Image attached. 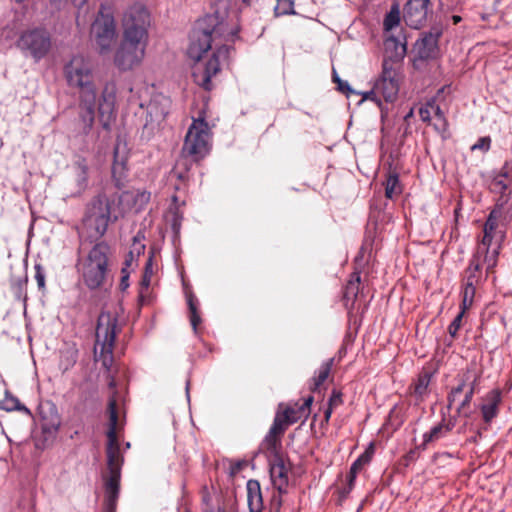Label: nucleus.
Instances as JSON below:
<instances>
[{
  "mask_svg": "<svg viewBox=\"0 0 512 512\" xmlns=\"http://www.w3.org/2000/svg\"><path fill=\"white\" fill-rule=\"evenodd\" d=\"M64 76L68 86L79 90V118L84 134H88L94 125L97 104L100 122L104 129H108L115 113L116 84L106 82L98 98L92 65L81 55L73 56L65 64Z\"/></svg>",
  "mask_w": 512,
  "mask_h": 512,
  "instance_id": "nucleus-1",
  "label": "nucleus"
},
{
  "mask_svg": "<svg viewBox=\"0 0 512 512\" xmlns=\"http://www.w3.org/2000/svg\"><path fill=\"white\" fill-rule=\"evenodd\" d=\"M236 33V30L228 28V24L220 18L218 13L209 14L197 22L190 35L187 54L195 62L192 73L194 81L203 89L207 91L212 89L211 79L228 61L231 47L228 45L217 47L207 61H204V55L212 48V43L217 38L233 40Z\"/></svg>",
  "mask_w": 512,
  "mask_h": 512,
  "instance_id": "nucleus-2",
  "label": "nucleus"
},
{
  "mask_svg": "<svg viewBox=\"0 0 512 512\" xmlns=\"http://www.w3.org/2000/svg\"><path fill=\"white\" fill-rule=\"evenodd\" d=\"M127 192H111L108 189L99 191L85 205L82 217L83 230L90 243L100 241L106 234L109 224L118 221L124 214V198Z\"/></svg>",
  "mask_w": 512,
  "mask_h": 512,
  "instance_id": "nucleus-3",
  "label": "nucleus"
},
{
  "mask_svg": "<svg viewBox=\"0 0 512 512\" xmlns=\"http://www.w3.org/2000/svg\"><path fill=\"white\" fill-rule=\"evenodd\" d=\"M209 151L210 129L208 123L203 118L195 119L186 133L180 157L171 171V177L185 182L192 165L203 160Z\"/></svg>",
  "mask_w": 512,
  "mask_h": 512,
  "instance_id": "nucleus-4",
  "label": "nucleus"
},
{
  "mask_svg": "<svg viewBox=\"0 0 512 512\" xmlns=\"http://www.w3.org/2000/svg\"><path fill=\"white\" fill-rule=\"evenodd\" d=\"M93 243L94 245L87 256L80 262L83 282L90 290L98 289L104 285L111 253V247L106 241H94Z\"/></svg>",
  "mask_w": 512,
  "mask_h": 512,
  "instance_id": "nucleus-5",
  "label": "nucleus"
},
{
  "mask_svg": "<svg viewBox=\"0 0 512 512\" xmlns=\"http://www.w3.org/2000/svg\"><path fill=\"white\" fill-rule=\"evenodd\" d=\"M400 73L398 65L392 60L385 59L382 63V73L379 79L375 82L371 91L364 94L363 99L374 101L381 107L379 95H381L386 102H393L396 100L399 92Z\"/></svg>",
  "mask_w": 512,
  "mask_h": 512,
  "instance_id": "nucleus-6",
  "label": "nucleus"
},
{
  "mask_svg": "<svg viewBox=\"0 0 512 512\" xmlns=\"http://www.w3.org/2000/svg\"><path fill=\"white\" fill-rule=\"evenodd\" d=\"M16 47L25 56H30L35 62L42 60L52 47L49 31L44 27H34L22 31L16 41Z\"/></svg>",
  "mask_w": 512,
  "mask_h": 512,
  "instance_id": "nucleus-7",
  "label": "nucleus"
},
{
  "mask_svg": "<svg viewBox=\"0 0 512 512\" xmlns=\"http://www.w3.org/2000/svg\"><path fill=\"white\" fill-rule=\"evenodd\" d=\"M123 35L142 41L148 40V27L150 26V13L142 3L129 6L122 19Z\"/></svg>",
  "mask_w": 512,
  "mask_h": 512,
  "instance_id": "nucleus-8",
  "label": "nucleus"
},
{
  "mask_svg": "<svg viewBox=\"0 0 512 512\" xmlns=\"http://www.w3.org/2000/svg\"><path fill=\"white\" fill-rule=\"evenodd\" d=\"M91 34L101 54L111 50L116 37V24L111 11L104 5H101L98 15L92 24Z\"/></svg>",
  "mask_w": 512,
  "mask_h": 512,
  "instance_id": "nucleus-9",
  "label": "nucleus"
},
{
  "mask_svg": "<svg viewBox=\"0 0 512 512\" xmlns=\"http://www.w3.org/2000/svg\"><path fill=\"white\" fill-rule=\"evenodd\" d=\"M117 333V318L110 312H102L97 321L96 347L101 346L103 366L109 367Z\"/></svg>",
  "mask_w": 512,
  "mask_h": 512,
  "instance_id": "nucleus-10",
  "label": "nucleus"
},
{
  "mask_svg": "<svg viewBox=\"0 0 512 512\" xmlns=\"http://www.w3.org/2000/svg\"><path fill=\"white\" fill-rule=\"evenodd\" d=\"M147 41L123 35V40L116 51L114 62L122 71L132 69L141 63L145 55Z\"/></svg>",
  "mask_w": 512,
  "mask_h": 512,
  "instance_id": "nucleus-11",
  "label": "nucleus"
},
{
  "mask_svg": "<svg viewBox=\"0 0 512 512\" xmlns=\"http://www.w3.org/2000/svg\"><path fill=\"white\" fill-rule=\"evenodd\" d=\"M431 12L430 0H408L403 7V19L409 27L419 29L425 25Z\"/></svg>",
  "mask_w": 512,
  "mask_h": 512,
  "instance_id": "nucleus-12",
  "label": "nucleus"
},
{
  "mask_svg": "<svg viewBox=\"0 0 512 512\" xmlns=\"http://www.w3.org/2000/svg\"><path fill=\"white\" fill-rule=\"evenodd\" d=\"M442 36V28L434 26L431 30L417 41L418 56L422 60L436 59L439 55L438 42Z\"/></svg>",
  "mask_w": 512,
  "mask_h": 512,
  "instance_id": "nucleus-13",
  "label": "nucleus"
},
{
  "mask_svg": "<svg viewBox=\"0 0 512 512\" xmlns=\"http://www.w3.org/2000/svg\"><path fill=\"white\" fill-rule=\"evenodd\" d=\"M271 453L273 458L270 460V476L273 486L280 492H287L289 470L283 456L278 451Z\"/></svg>",
  "mask_w": 512,
  "mask_h": 512,
  "instance_id": "nucleus-14",
  "label": "nucleus"
},
{
  "mask_svg": "<svg viewBox=\"0 0 512 512\" xmlns=\"http://www.w3.org/2000/svg\"><path fill=\"white\" fill-rule=\"evenodd\" d=\"M107 411L109 414V423L107 431V447L106 450H119L120 445L117 437V423H118V412L117 403L115 399H110L108 402Z\"/></svg>",
  "mask_w": 512,
  "mask_h": 512,
  "instance_id": "nucleus-15",
  "label": "nucleus"
},
{
  "mask_svg": "<svg viewBox=\"0 0 512 512\" xmlns=\"http://www.w3.org/2000/svg\"><path fill=\"white\" fill-rule=\"evenodd\" d=\"M288 426L289 425L282 419L280 411H277L273 420V424L264 439V444L270 452L277 451V446L280 442V436L284 434Z\"/></svg>",
  "mask_w": 512,
  "mask_h": 512,
  "instance_id": "nucleus-16",
  "label": "nucleus"
},
{
  "mask_svg": "<svg viewBox=\"0 0 512 512\" xmlns=\"http://www.w3.org/2000/svg\"><path fill=\"white\" fill-rule=\"evenodd\" d=\"M501 403V392L498 389L490 391L481 405V413L485 423L489 424L498 415L499 404Z\"/></svg>",
  "mask_w": 512,
  "mask_h": 512,
  "instance_id": "nucleus-17",
  "label": "nucleus"
},
{
  "mask_svg": "<svg viewBox=\"0 0 512 512\" xmlns=\"http://www.w3.org/2000/svg\"><path fill=\"white\" fill-rule=\"evenodd\" d=\"M247 502L250 512H262L264 508L263 496L259 481L250 479L246 484Z\"/></svg>",
  "mask_w": 512,
  "mask_h": 512,
  "instance_id": "nucleus-18",
  "label": "nucleus"
},
{
  "mask_svg": "<svg viewBox=\"0 0 512 512\" xmlns=\"http://www.w3.org/2000/svg\"><path fill=\"white\" fill-rule=\"evenodd\" d=\"M105 510L115 512L120 492V477H107L104 483Z\"/></svg>",
  "mask_w": 512,
  "mask_h": 512,
  "instance_id": "nucleus-19",
  "label": "nucleus"
},
{
  "mask_svg": "<svg viewBox=\"0 0 512 512\" xmlns=\"http://www.w3.org/2000/svg\"><path fill=\"white\" fill-rule=\"evenodd\" d=\"M120 146L117 144L114 148V160L112 164V178L115 183V187L121 189L124 186V179L126 177V156H120Z\"/></svg>",
  "mask_w": 512,
  "mask_h": 512,
  "instance_id": "nucleus-20",
  "label": "nucleus"
},
{
  "mask_svg": "<svg viewBox=\"0 0 512 512\" xmlns=\"http://www.w3.org/2000/svg\"><path fill=\"white\" fill-rule=\"evenodd\" d=\"M107 455V466L109 470L108 477H120L121 478V468L123 464V456L119 450H106Z\"/></svg>",
  "mask_w": 512,
  "mask_h": 512,
  "instance_id": "nucleus-21",
  "label": "nucleus"
},
{
  "mask_svg": "<svg viewBox=\"0 0 512 512\" xmlns=\"http://www.w3.org/2000/svg\"><path fill=\"white\" fill-rule=\"evenodd\" d=\"M361 278L358 272H354L351 274V277L345 287L344 290V298L349 301L354 302L362 293L363 288L361 289Z\"/></svg>",
  "mask_w": 512,
  "mask_h": 512,
  "instance_id": "nucleus-22",
  "label": "nucleus"
},
{
  "mask_svg": "<svg viewBox=\"0 0 512 512\" xmlns=\"http://www.w3.org/2000/svg\"><path fill=\"white\" fill-rule=\"evenodd\" d=\"M77 194L80 195L88 186V165L85 159H79L75 163Z\"/></svg>",
  "mask_w": 512,
  "mask_h": 512,
  "instance_id": "nucleus-23",
  "label": "nucleus"
},
{
  "mask_svg": "<svg viewBox=\"0 0 512 512\" xmlns=\"http://www.w3.org/2000/svg\"><path fill=\"white\" fill-rule=\"evenodd\" d=\"M169 99L161 97L160 107H158L157 99L151 100L148 105V113L158 120H163L168 114Z\"/></svg>",
  "mask_w": 512,
  "mask_h": 512,
  "instance_id": "nucleus-24",
  "label": "nucleus"
},
{
  "mask_svg": "<svg viewBox=\"0 0 512 512\" xmlns=\"http://www.w3.org/2000/svg\"><path fill=\"white\" fill-rule=\"evenodd\" d=\"M480 271H481L480 256L474 255L473 258L470 260L468 268L465 271L464 284H468L469 282H471V285L475 286V283L478 281Z\"/></svg>",
  "mask_w": 512,
  "mask_h": 512,
  "instance_id": "nucleus-25",
  "label": "nucleus"
},
{
  "mask_svg": "<svg viewBox=\"0 0 512 512\" xmlns=\"http://www.w3.org/2000/svg\"><path fill=\"white\" fill-rule=\"evenodd\" d=\"M333 362L334 359L330 358L321 365L315 377L313 378V387L311 388L312 391L318 390L319 387L326 381L331 372Z\"/></svg>",
  "mask_w": 512,
  "mask_h": 512,
  "instance_id": "nucleus-26",
  "label": "nucleus"
},
{
  "mask_svg": "<svg viewBox=\"0 0 512 512\" xmlns=\"http://www.w3.org/2000/svg\"><path fill=\"white\" fill-rule=\"evenodd\" d=\"M1 408L6 411H21L26 415L30 416V410L23 404L20 403L19 399L6 393L5 398L1 402Z\"/></svg>",
  "mask_w": 512,
  "mask_h": 512,
  "instance_id": "nucleus-27",
  "label": "nucleus"
},
{
  "mask_svg": "<svg viewBox=\"0 0 512 512\" xmlns=\"http://www.w3.org/2000/svg\"><path fill=\"white\" fill-rule=\"evenodd\" d=\"M446 436L445 430L443 429L441 423L433 426L428 432L423 434V442L420 445V448L426 449V447L439 439H442Z\"/></svg>",
  "mask_w": 512,
  "mask_h": 512,
  "instance_id": "nucleus-28",
  "label": "nucleus"
},
{
  "mask_svg": "<svg viewBox=\"0 0 512 512\" xmlns=\"http://www.w3.org/2000/svg\"><path fill=\"white\" fill-rule=\"evenodd\" d=\"M401 191L398 174L390 173L386 179L385 196L388 199H393L394 196L399 195Z\"/></svg>",
  "mask_w": 512,
  "mask_h": 512,
  "instance_id": "nucleus-29",
  "label": "nucleus"
},
{
  "mask_svg": "<svg viewBox=\"0 0 512 512\" xmlns=\"http://www.w3.org/2000/svg\"><path fill=\"white\" fill-rule=\"evenodd\" d=\"M187 304L190 312V322L194 332H197V326L201 323V317L198 313V300L193 294L187 295Z\"/></svg>",
  "mask_w": 512,
  "mask_h": 512,
  "instance_id": "nucleus-30",
  "label": "nucleus"
},
{
  "mask_svg": "<svg viewBox=\"0 0 512 512\" xmlns=\"http://www.w3.org/2000/svg\"><path fill=\"white\" fill-rule=\"evenodd\" d=\"M280 415L288 425L296 423L302 417H306L298 405L287 406L284 411L280 412Z\"/></svg>",
  "mask_w": 512,
  "mask_h": 512,
  "instance_id": "nucleus-31",
  "label": "nucleus"
},
{
  "mask_svg": "<svg viewBox=\"0 0 512 512\" xmlns=\"http://www.w3.org/2000/svg\"><path fill=\"white\" fill-rule=\"evenodd\" d=\"M78 351L70 348L62 352L60 359V368L65 372L71 369L77 362Z\"/></svg>",
  "mask_w": 512,
  "mask_h": 512,
  "instance_id": "nucleus-32",
  "label": "nucleus"
},
{
  "mask_svg": "<svg viewBox=\"0 0 512 512\" xmlns=\"http://www.w3.org/2000/svg\"><path fill=\"white\" fill-rule=\"evenodd\" d=\"M475 295V286L471 285V282L468 284H464V289L462 293V304L461 311H466L472 303Z\"/></svg>",
  "mask_w": 512,
  "mask_h": 512,
  "instance_id": "nucleus-33",
  "label": "nucleus"
},
{
  "mask_svg": "<svg viewBox=\"0 0 512 512\" xmlns=\"http://www.w3.org/2000/svg\"><path fill=\"white\" fill-rule=\"evenodd\" d=\"M430 383V375L428 373H425L423 375H420L415 387H414V394L422 399L424 395H426L428 391V386Z\"/></svg>",
  "mask_w": 512,
  "mask_h": 512,
  "instance_id": "nucleus-34",
  "label": "nucleus"
},
{
  "mask_svg": "<svg viewBox=\"0 0 512 512\" xmlns=\"http://www.w3.org/2000/svg\"><path fill=\"white\" fill-rule=\"evenodd\" d=\"M473 398V391H466L463 400L460 402L459 406L456 409L458 415H462L466 418L471 416V411L469 409L470 403Z\"/></svg>",
  "mask_w": 512,
  "mask_h": 512,
  "instance_id": "nucleus-35",
  "label": "nucleus"
},
{
  "mask_svg": "<svg viewBox=\"0 0 512 512\" xmlns=\"http://www.w3.org/2000/svg\"><path fill=\"white\" fill-rule=\"evenodd\" d=\"M400 22V12L398 7H393L384 18L385 30H392Z\"/></svg>",
  "mask_w": 512,
  "mask_h": 512,
  "instance_id": "nucleus-36",
  "label": "nucleus"
},
{
  "mask_svg": "<svg viewBox=\"0 0 512 512\" xmlns=\"http://www.w3.org/2000/svg\"><path fill=\"white\" fill-rule=\"evenodd\" d=\"M152 274H153V255H150L145 264L144 273H143V276H142V279L140 282L141 291L143 289H148L150 282H151Z\"/></svg>",
  "mask_w": 512,
  "mask_h": 512,
  "instance_id": "nucleus-37",
  "label": "nucleus"
},
{
  "mask_svg": "<svg viewBox=\"0 0 512 512\" xmlns=\"http://www.w3.org/2000/svg\"><path fill=\"white\" fill-rule=\"evenodd\" d=\"M498 226V212L496 210H493L490 212L485 224H484V229H483V232L485 234H492L494 233V231L496 230Z\"/></svg>",
  "mask_w": 512,
  "mask_h": 512,
  "instance_id": "nucleus-38",
  "label": "nucleus"
},
{
  "mask_svg": "<svg viewBox=\"0 0 512 512\" xmlns=\"http://www.w3.org/2000/svg\"><path fill=\"white\" fill-rule=\"evenodd\" d=\"M285 493L286 492H280L278 491V489L274 488L273 494L269 502L270 512H280L282 507V495Z\"/></svg>",
  "mask_w": 512,
  "mask_h": 512,
  "instance_id": "nucleus-39",
  "label": "nucleus"
},
{
  "mask_svg": "<svg viewBox=\"0 0 512 512\" xmlns=\"http://www.w3.org/2000/svg\"><path fill=\"white\" fill-rule=\"evenodd\" d=\"M130 194V196L124 198L125 201H131L134 200L135 202H140L141 204H145L150 199V193L147 191H138L135 195L132 192L126 191Z\"/></svg>",
  "mask_w": 512,
  "mask_h": 512,
  "instance_id": "nucleus-40",
  "label": "nucleus"
},
{
  "mask_svg": "<svg viewBox=\"0 0 512 512\" xmlns=\"http://www.w3.org/2000/svg\"><path fill=\"white\" fill-rule=\"evenodd\" d=\"M432 107H433V99L427 101L426 104L423 105L419 109V115H420V118H421V120L423 122H428L429 123L431 121V116L433 114Z\"/></svg>",
  "mask_w": 512,
  "mask_h": 512,
  "instance_id": "nucleus-41",
  "label": "nucleus"
},
{
  "mask_svg": "<svg viewBox=\"0 0 512 512\" xmlns=\"http://www.w3.org/2000/svg\"><path fill=\"white\" fill-rule=\"evenodd\" d=\"M464 311H460L458 313V315L454 318V320L450 323L449 327H448V333L452 336V337H455L461 327V323H462V318H463V315H464Z\"/></svg>",
  "mask_w": 512,
  "mask_h": 512,
  "instance_id": "nucleus-42",
  "label": "nucleus"
},
{
  "mask_svg": "<svg viewBox=\"0 0 512 512\" xmlns=\"http://www.w3.org/2000/svg\"><path fill=\"white\" fill-rule=\"evenodd\" d=\"M201 494H202L203 511L204 512H214L213 506L211 504L212 497H211L209 490L206 486L202 488Z\"/></svg>",
  "mask_w": 512,
  "mask_h": 512,
  "instance_id": "nucleus-43",
  "label": "nucleus"
},
{
  "mask_svg": "<svg viewBox=\"0 0 512 512\" xmlns=\"http://www.w3.org/2000/svg\"><path fill=\"white\" fill-rule=\"evenodd\" d=\"M35 279L37 281V285L39 290L45 289V271L44 268L40 264H35Z\"/></svg>",
  "mask_w": 512,
  "mask_h": 512,
  "instance_id": "nucleus-44",
  "label": "nucleus"
},
{
  "mask_svg": "<svg viewBox=\"0 0 512 512\" xmlns=\"http://www.w3.org/2000/svg\"><path fill=\"white\" fill-rule=\"evenodd\" d=\"M480 253H485L484 262L487 265V270L492 269L496 265V258L498 255L497 250L494 249L491 254H489V250H484Z\"/></svg>",
  "mask_w": 512,
  "mask_h": 512,
  "instance_id": "nucleus-45",
  "label": "nucleus"
},
{
  "mask_svg": "<svg viewBox=\"0 0 512 512\" xmlns=\"http://www.w3.org/2000/svg\"><path fill=\"white\" fill-rule=\"evenodd\" d=\"M491 139L490 137H481L477 140V142L471 147L472 150H482L488 151L490 149Z\"/></svg>",
  "mask_w": 512,
  "mask_h": 512,
  "instance_id": "nucleus-46",
  "label": "nucleus"
},
{
  "mask_svg": "<svg viewBox=\"0 0 512 512\" xmlns=\"http://www.w3.org/2000/svg\"><path fill=\"white\" fill-rule=\"evenodd\" d=\"M144 236H142L140 233H138L133 238V254L136 253L137 256H139L141 253L145 250V245L141 242V239H143Z\"/></svg>",
  "mask_w": 512,
  "mask_h": 512,
  "instance_id": "nucleus-47",
  "label": "nucleus"
},
{
  "mask_svg": "<svg viewBox=\"0 0 512 512\" xmlns=\"http://www.w3.org/2000/svg\"><path fill=\"white\" fill-rule=\"evenodd\" d=\"M492 239H493V235L492 234H485L483 235V238H482V241L478 247V250H477V254L479 256L480 252L481 251H484V250H489V247L491 245V242H492Z\"/></svg>",
  "mask_w": 512,
  "mask_h": 512,
  "instance_id": "nucleus-48",
  "label": "nucleus"
},
{
  "mask_svg": "<svg viewBox=\"0 0 512 512\" xmlns=\"http://www.w3.org/2000/svg\"><path fill=\"white\" fill-rule=\"evenodd\" d=\"M342 403V393L337 390H333L332 394L329 398L328 405L331 407H336Z\"/></svg>",
  "mask_w": 512,
  "mask_h": 512,
  "instance_id": "nucleus-49",
  "label": "nucleus"
},
{
  "mask_svg": "<svg viewBox=\"0 0 512 512\" xmlns=\"http://www.w3.org/2000/svg\"><path fill=\"white\" fill-rule=\"evenodd\" d=\"M432 112L435 115V117L441 121L443 124H445V116L443 111L441 110L440 106L435 103V100L433 99V107Z\"/></svg>",
  "mask_w": 512,
  "mask_h": 512,
  "instance_id": "nucleus-50",
  "label": "nucleus"
},
{
  "mask_svg": "<svg viewBox=\"0 0 512 512\" xmlns=\"http://www.w3.org/2000/svg\"><path fill=\"white\" fill-rule=\"evenodd\" d=\"M356 477H357V474L349 471V473L347 475L348 485H347V488L344 489V493H349L353 489Z\"/></svg>",
  "mask_w": 512,
  "mask_h": 512,
  "instance_id": "nucleus-51",
  "label": "nucleus"
},
{
  "mask_svg": "<svg viewBox=\"0 0 512 512\" xmlns=\"http://www.w3.org/2000/svg\"><path fill=\"white\" fill-rule=\"evenodd\" d=\"M313 402V397L312 396H309L308 398H306L304 400V402L300 405V409L302 410V412L307 416L310 412V406Z\"/></svg>",
  "mask_w": 512,
  "mask_h": 512,
  "instance_id": "nucleus-52",
  "label": "nucleus"
},
{
  "mask_svg": "<svg viewBox=\"0 0 512 512\" xmlns=\"http://www.w3.org/2000/svg\"><path fill=\"white\" fill-rule=\"evenodd\" d=\"M27 281H28V277L27 276H25L24 278L17 279V281L15 283V286H16L18 292H21L23 290V288L27 284Z\"/></svg>",
  "mask_w": 512,
  "mask_h": 512,
  "instance_id": "nucleus-53",
  "label": "nucleus"
},
{
  "mask_svg": "<svg viewBox=\"0 0 512 512\" xmlns=\"http://www.w3.org/2000/svg\"><path fill=\"white\" fill-rule=\"evenodd\" d=\"M388 42H393L395 44V47H397L398 45L401 46V55L404 56L405 53H406V44L405 43H399L398 40L395 38V37H390L388 38L387 40Z\"/></svg>",
  "mask_w": 512,
  "mask_h": 512,
  "instance_id": "nucleus-54",
  "label": "nucleus"
},
{
  "mask_svg": "<svg viewBox=\"0 0 512 512\" xmlns=\"http://www.w3.org/2000/svg\"><path fill=\"white\" fill-rule=\"evenodd\" d=\"M465 382L462 381L458 386L452 388L451 392L454 396L458 397L464 390Z\"/></svg>",
  "mask_w": 512,
  "mask_h": 512,
  "instance_id": "nucleus-55",
  "label": "nucleus"
},
{
  "mask_svg": "<svg viewBox=\"0 0 512 512\" xmlns=\"http://www.w3.org/2000/svg\"><path fill=\"white\" fill-rule=\"evenodd\" d=\"M440 423H441L443 429L445 430L446 435L453 429V427L455 425V422L451 421V420L448 422H445L444 420H442Z\"/></svg>",
  "mask_w": 512,
  "mask_h": 512,
  "instance_id": "nucleus-56",
  "label": "nucleus"
},
{
  "mask_svg": "<svg viewBox=\"0 0 512 512\" xmlns=\"http://www.w3.org/2000/svg\"><path fill=\"white\" fill-rule=\"evenodd\" d=\"M370 458L371 457H370V454L368 453V451H365L356 460L360 461V463L364 466L365 464H367L370 461Z\"/></svg>",
  "mask_w": 512,
  "mask_h": 512,
  "instance_id": "nucleus-57",
  "label": "nucleus"
},
{
  "mask_svg": "<svg viewBox=\"0 0 512 512\" xmlns=\"http://www.w3.org/2000/svg\"><path fill=\"white\" fill-rule=\"evenodd\" d=\"M362 468H363V465L360 463V461L355 460V461L352 463V465H351V467H350V470H349V471H350V472H352V473L358 474V473H359V471H360Z\"/></svg>",
  "mask_w": 512,
  "mask_h": 512,
  "instance_id": "nucleus-58",
  "label": "nucleus"
},
{
  "mask_svg": "<svg viewBox=\"0 0 512 512\" xmlns=\"http://www.w3.org/2000/svg\"><path fill=\"white\" fill-rule=\"evenodd\" d=\"M493 185L500 192H504L507 189V185L501 179H496Z\"/></svg>",
  "mask_w": 512,
  "mask_h": 512,
  "instance_id": "nucleus-59",
  "label": "nucleus"
},
{
  "mask_svg": "<svg viewBox=\"0 0 512 512\" xmlns=\"http://www.w3.org/2000/svg\"><path fill=\"white\" fill-rule=\"evenodd\" d=\"M338 90L343 92V93L351 91L348 82L342 81V80L339 81V83H338Z\"/></svg>",
  "mask_w": 512,
  "mask_h": 512,
  "instance_id": "nucleus-60",
  "label": "nucleus"
},
{
  "mask_svg": "<svg viewBox=\"0 0 512 512\" xmlns=\"http://www.w3.org/2000/svg\"><path fill=\"white\" fill-rule=\"evenodd\" d=\"M119 286L122 291H125L129 287V277L121 276Z\"/></svg>",
  "mask_w": 512,
  "mask_h": 512,
  "instance_id": "nucleus-61",
  "label": "nucleus"
},
{
  "mask_svg": "<svg viewBox=\"0 0 512 512\" xmlns=\"http://www.w3.org/2000/svg\"><path fill=\"white\" fill-rule=\"evenodd\" d=\"M134 261V255H133V251H130L126 258H125V261H124V266H127V267H131L132 265V262Z\"/></svg>",
  "mask_w": 512,
  "mask_h": 512,
  "instance_id": "nucleus-62",
  "label": "nucleus"
},
{
  "mask_svg": "<svg viewBox=\"0 0 512 512\" xmlns=\"http://www.w3.org/2000/svg\"><path fill=\"white\" fill-rule=\"evenodd\" d=\"M332 412H333V407L328 405V407L324 411V422L325 423L329 422Z\"/></svg>",
  "mask_w": 512,
  "mask_h": 512,
  "instance_id": "nucleus-63",
  "label": "nucleus"
},
{
  "mask_svg": "<svg viewBox=\"0 0 512 512\" xmlns=\"http://www.w3.org/2000/svg\"><path fill=\"white\" fill-rule=\"evenodd\" d=\"M458 397L454 396L452 393H449L448 397H447V401H448V407L451 408L453 406V404L456 402Z\"/></svg>",
  "mask_w": 512,
  "mask_h": 512,
  "instance_id": "nucleus-64",
  "label": "nucleus"
}]
</instances>
